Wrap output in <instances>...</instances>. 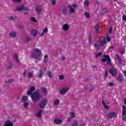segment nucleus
<instances>
[{
	"instance_id": "38",
	"label": "nucleus",
	"mask_w": 126,
	"mask_h": 126,
	"mask_svg": "<svg viewBox=\"0 0 126 126\" xmlns=\"http://www.w3.org/2000/svg\"><path fill=\"white\" fill-rule=\"evenodd\" d=\"M13 82V80L12 79H9L8 81L6 82V83H11V82Z\"/></svg>"
},
{
	"instance_id": "39",
	"label": "nucleus",
	"mask_w": 126,
	"mask_h": 126,
	"mask_svg": "<svg viewBox=\"0 0 126 126\" xmlns=\"http://www.w3.org/2000/svg\"><path fill=\"white\" fill-rule=\"evenodd\" d=\"M74 116H75L74 113L73 112L71 113V116L70 117V119H72V118H74Z\"/></svg>"
},
{
	"instance_id": "2",
	"label": "nucleus",
	"mask_w": 126,
	"mask_h": 126,
	"mask_svg": "<svg viewBox=\"0 0 126 126\" xmlns=\"http://www.w3.org/2000/svg\"><path fill=\"white\" fill-rule=\"evenodd\" d=\"M106 40H107V42H110V41H111V37H110L109 36H107L105 38L100 39L99 41H97L96 44H94V47L98 49L99 46H104V45L107 44V41Z\"/></svg>"
},
{
	"instance_id": "4",
	"label": "nucleus",
	"mask_w": 126,
	"mask_h": 126,
	"mask_svg": "<svg viewBox=\"0 0 126 126\" xmlns=\"http://www.w3.org/2000/svg\"><path fill=\"white\" fill-rule=\"evenodd\" d=\"M101 61L103 63L107 62V64H109V65L111 64V59H110L108 55H104L103 58L101 59Z\"/></svg>"
},
{
	"instance_id": "52",
	"label": "nucleus",
	"mask_w": 126,
	"mask_h": 126,
	"mask_svg": "<svg viewBox=\"0 0 126 126\" xmlns=\"http://www.w3.org/2000/svg\"><path fill=\"white\" fill-rule=\"evenodd\" d=\"M64 60H65V58L64 57V56H62V60L63 62V61H64Z\"/></svg>"
},
{
	"instance_id": "16",
	"label": "nucleus",
	"mask_w": 126,
	"mask_h": 126,
	"mask_svg": "<svg viewBox=\"0 0 126 126\" xmlns=\"http://www.w3.org/2000/svg\"><path fill=\"white\" fill-rule=\"evenodd\" d=\"M118 80H119L120 82H123V81H124V78L122 74H119V76L118 78Z\"/></svg>"
},
{
	"instance_id": "56",
	"label": "nucleus",
	"mask_w": 126,
	"mask_h": 126,
	"mask_svg": "<svg viewBox=\"0 0 126 126\" xmlns=\"http://www.w3.org/2000/svg\"><path fill=\"white\" fill-rule=\"evenodd\" d=\"M124 104L126 105V98L125 99V100H124Z\"/></svg>"
},
{
	"instance_id": "59",
	"label": "nucleus",
	"mask_w": 126,
	"mask_h": 126,
	"mask_svg": "<svg viewBox=\"0 0 126 126\" xmlns=\"http://www.w3.org/2000/svg\"><path fill=\"white\" fill-rule=\"evenodd\" d=\"M121 54H124V52H121Z\"/></svg>"
},
{
	"instance_id": "11",
	"label": "nucleus",
	"mask_w": 126,
	"mask_h": 126,
	"mask_svg": "<svg viewBox=\"0 0 126 126\" xmlns=\"http://www.w3.org/2000/svg\"><path fill=\"white\" fill-rule=\"evenodd\" d=\"M114 117H116V113L115 112L108 113L107 115V118H108V119H111L114 118Z\"/></svg>"
},
{
	"instance_id": "36",
	"label": "nucleus",
	"mask_w": 126,
	"mask_h": 126,
	"mask_svg": "<svg viewBox=\"0 0 126 126\" xmlns=\"http://www.w3.org/2000/svg\"><path fill=\"white\" fill-rule=\"evenodd\" d=\"M42 75H43V71H40V72L39 73L38 77L39 78H41V77H42Z\"/></svg>"
},
{
	"instance_id": "53",
	"label": "nucleus",
	"mask_w": 126,
	"mask_h": 126,
	"mask_svg": "<svg viewBox=\"0 0 126 126\" xmlns=\"http://www.w3.org/2000/svg\"><path fill=\"white\" fill-rule=\"evenodd\" d=\"M27 42H29V41H30V37H28L27 38Z\"/></svg>"
},
{
	"instance_id": "21",
	"label": "nucleus",
	"mask_w": 126,
	"mask_h": 126,
	"mask_svg": "<svg viewBox=\"0 0 126 126\" xmlns=\"http://www.w3.org/2000/svg\"><path fill=\"white\" fill-rule=\"evenodd\" d=\"M43 62H44V63H48V62H49V59H48V55H45L44 56Z\"/></svg>"
},
{
	"instance_id": "28",
	"label": "nucleus",
	"mask_w": 126,
	"mask_h": 126,
	"mask_svg": "<svg viewBox=\"0 0 126 126\" xmlns=\"http://www.w3.org/2000/svg\"><path fill=\"white\" fill-rule=\"evenodd\" d=\"M93 37V35H92V34H90L89 35L88 40H89V43H91V41L92 40Z\"/></svg>"
},
{
	"instance_id": "30",
	"label": "nucleus",
	"mask_w": 126,
	"mask_h": 126,
	"mask_svg": "<svg viewBox=\"0 0 126 126\" xmlns=\"http://www.w3.org/2000/svg\"><path fill=\"white\" fill-rule=\"evenodd\" d=\"M85 16L87 18H89L90 17V14L88 12H85Z\"/></svg>"
},
{
	"instance_id": "6",
	"label": "nucleus",
	"mask_w": 126,
	"mask_h": 126,
	"mask_svg": "<svg viewBox=\"0 0 126 126\" xmlns=\"http://www.w3.org/2000/svg\"><path fill=\"white\" fill-rule=\"evenodd\" d=\"M126 106H123V111H122V120L123 121H126Z\"/></svg>"
},
{
	"instance_id": "45",
	"label": "nucleus",
	"mask_w": 126,
	"mask_h": 126,
	"mask_svg": "<svg viewBox=\"0 0 126 126\" xmlns=\"http://www.w3.org/2000/svg\"><path fill=\"white\" fill-rule=\"evenodd\" d=\"M66 11H67V10L65 9H63L62 11V13L63 14H65V13H66Z\"/></svg>"
},
{
	"instance_id": "15",
	"label": "nucleus",
	"mask_w": 126,
	"mask_h": 126,
	"mask_svg": "<svg viewBox=\"0 0 126 126\" xmlns=\"http://www.w3.org/2000/svg\"><path fill=\"white\" fill-rule=\"evenodd\" d=\"M25 7L23 6V5H21L17 7L16 8V10H18V11H21L22 10H24Z\"/></svg>"
},
{
	"instance_id": "26",
	"label": "nucleus",
	"mask_w": 126,
	"mask_h": 126,
	"mask_svg": "<svg viewBox=\"0 0 126 126\" xmlns=\"http://www.w3.org/2000/svg\"><path fill=\"white\" fill-rule=\"evenodd\" d=\"M23 11H24L25 14H28V12H29L28 8H27V7H25V8H24Z\"/></svg>"
},
{
	"instance_id": "32",
	"label": "nucleus",
	"mask_w": 126,
	"mask_h": 126,
	"mask_svg": "<svg viewBox=\"0 0 126 126\" xmlns=\"http://www.w3.org/2000/svg\"><path fill=\"white\" fill-rule=\"evenodd\" d=\"M41 91L43 93H47V90L45 88H42L41 89Z\"/></svg>"
},
{
	"instance_id": "17",
	"label": "nucleus",
	"mask_w": 126,
	"mask_h": 126,
	"mask_svg": "<svg viewBox=\"0 0 126 126\" xmlns=\"http://www.w3.org/2000/svg\"><path fill=\"white\" fill-rule=\"evenodd\" d=\"M53 102H54L53 105H54V106H57V105H59V104H60V100L58 99H55L53 101Z\"/></svg>"
},
{
	"instance_id": "27",
	"label": "nucleus",
	"mask_w": 126,
	"mask_h": 126,
	"mask_svg": "<svg viewBox=\"0 0 126 126\" xmlns=\"http://www.w3.org/2000/svg\"><path fill=\"white\" fill-rule=\"evenodd\" d=\"M23 106L24 107L26 108V109H28V107L29 106V103H28V102H25L23 104Z\"/></svg>"
},
{
	"instance_id": "31",
	"label": "nucleus",
	"mask_w": 126,
	"mask_h": 126,
	"mask_svg": "<svg viewBox=\"0 0 126 126\" xmlns=\"http://www.w3.org/2000/svg\"><path fill=\"white\" fill-rule=\"evenodd\" d=\"M17 18L15 16H11L10 17V20H15Z\"/></svg>"
},
{
	"instance_id": "58",
	"label": "nucleus",
	"mask_w": 126,
	"mask_h": 126,
	"mask_svg": "<svg viewBox=\"0 0 126 126\" xmlns=\"http://www.w3.org/2000/svg\"><path fill=\"white\" fill-rule=\"evenodd\" d=\"M109 49H113V47H112V46L110 47Z\"/></svg>"
},
{
	"instance_id": "18",
	"label": "nucleus",
	"mask_w": 126,
	"mask_h": 126,
	"mask_svg": "<svg viewBox=\"0 0 126 126\" xmlns=\"http://www.w3.org/2000/svg\"><path fill=\"white\" fill-rule=\"evenodd\" d=\"M38 32L35 30H32L31 32V34L32 36H36Z\"/></svg>"
},
{
	"instance_id": "8",
	"label": "nucleus",
	"mask_w": 126,
	"mask_h": 126,
	"mask_svg": "<svg viewBox=\"0 0 126 126\" xmlns=\"http://www.w3.org/2000/svg\"><path fill=\"white\" fill-rule=\"evenodd\" d=\"M68 92V88H63L60 90V94L61 95H65V94Z\"/></svg>"
},
{
	"instance_id": "44",
	"label": "nucleus",
	"mask_w": 126,
	"mask_h": 126,
	"mask_svg": "<svg viewBox=\"0 0 126 126\" xmlns=\"http://www.w3.org/2000/svg\"><path fill=\"white\" fill-rule=\"evenodd\" d=\"M28 76H29V77H32L33 76V73H32V72H30V73H29Z\"/></svg>"
},
{
	"instance_id": "33",
	"label": "nucleus",
	"mask_w": 126,
	"mask_h": 126,
	"mask_svg": "<svg viewBox=\"0 0 126 126\" xmlns=\"http://www.w3.org/2000/svg\"><path fill=\"white\" fill-rule=\"evenodd\" d=\"M31 20L33 22H34V23L37 22V21L36 20V18H35V17H32L31 18Z\"/></svg>"
},
{
	"instance_id": "3",
	"label": "nucleus",
	"mask_w": 126,
	"mask_h": 126,
	"mask_svg": "<svg viewBox=\"0 0 126 126\" xmlns=\"http://www.w3.org/2000/svg\"><path fill=\"white\" fill-rule=\"evenodd\" d=\"M42 53L38 49H34L33 53L32 54V57L36 60H40V57Z\"/></svg>"
},
{
	"instance_id": "47",
	"label": "nucleus",
	"mask_w": 126,
	"mask_h": 126,
	"mask_svg": "<svg viewBox=\"0 0 126 126\" xmlns=\"http://www.w3.org/2000/svg\"><path fill=\"white\" fill-rule=\"evenodd\" d=\"M102 54V52L98 53L97 54H96V58H98V57H99V56H101Z\"/></svg>"
},
{
	"instance_id": "24",
	"label": "nucleus",
	"mask_w": 126,
	"mask_h": 126,
	"mask_svg": "<svg viewBox=\"0 0 126 126\" xmlns=\"http://www.w3.org/2000/svg\"><path fill=\"white\" fill-rule=\"evenodd\" d=\"M14 60H15L17 63H19V61L18 60V56H17V55L16 54L14 55Z\"/></svg>"
},
{
	"instance_id": "35",
	"label": "nucleus",
	"mask_w": 126,
	"mask_h": 126,
	"mask_svg": "<svg viewBox=\"0 0 126 126\" xmlns=\"http://www.w3.org/2000/svg\"><path fill=\"white\" fill-rule=\"evenodd\" d=\"M47 75L50 78H51V77H52V75L51 74V72L50 71H48Z\"/></svg>"
},
{
	"instance_id": "25",
	"label": "nucleus",
	"mask_w": 126,
	"mask_h": 126,
	"mask_svg": "<svg viewBox=\"0 0 126 126\" xmlns=\"http://www.w3.org/2000/svg\"><path fill=\"white\" fill-rule=\"evenodd\" d=\"M95 29L96 33H97V34H98V33H99L100 32L99 31V26L96 25L95 27Z\"/></svg>"
},
{
	"instance_id": "46",
	"label": "nucleus",
	"mask_w": 126,
	"mask_h": 126,
	"mask_svg": "<svg viewBox=\"0 0 126 126\" xmlns=\"http://www.w3.org/2000/svg\"><path fill=\"white\" fill-rule=\"evenodd\" d=\"M22 0H11V1H15V2H19V1H21Z\"/></svg>"
},
{
	"instance_id": "14",
	"label": "nucleus",
	"mask_w": 126,
	"mask_h": 126,
	"mask_svg": "<svg viewBox=\"0 0 126 126\" xmlns=\"http://www.w3.org/2000/svg\"><path fill=\"white\" fill-rule=\"evenodd\" d=\"M54 123L56 125H61L63 123V120L58 119H55L54 121Z\"/></svg>"
},
{
	"instance_id": "55",
	"label": "nucleus",
	"mask_w": 126,
	"mask_h": 126,
	"mask_svg": "<svg viewBox=\"0 0 126 126\" xmlns=\"http://www.w3.org/2000/svg\"><path fill=\"white\" fill-rule=\"evenodd\" d=\"M102 103L103 104V106H104V105H106V103H105V101H102Z\"/></svg>"
},
{
	"instance_id": "20",
	"label": "nucleus",
	"mask_w": 126,
	"mask_h": 126,
	"mask_svg": "<svg viewBox=\"0 0 126 126\" xmlns=\"http://www.w3.org/2000/svg\"><path fill=\"white\" fill-rule=\"evenodd\" d=\"M22 100L23 102H26L28 100V96L26 95H24L22 97Z\"/></svg>"
},
{
	"instance_id": "34",
	"label": "nucleus",
	"mask_w": 126,
	"mask_h": 126,
	"mask_svg": "<svg viewBox=\"0 0 126 126\" xmlns=\"http://www.w3.org/2000/svg\"><path fill=\"white\" fill-rule=\"evenodd\" d=\"M84 4L85 5H89V1L87 0H85L84 1Z\"/></svg>"
},
{
	"instance_id": "12",
	"label": "nucleus",
	"mask_w": 126,
	"mask_h": 126,
	"mask_svg": "<svg viewBox=\"0 0 126 126\" xmlns=\"http://www.w3.org/2000/svg\"><path fill=\"white\" fill-rule=\"evenodd\" d=\"M69 28V26L67 24L63 25L62 27V29L64 31H67Z\"/></svg>"
},
{
	"instance_id": "10",
	"label": "nucleus",
	"mask_w": 126,
	"mask_h": 126,
	"mask_svg": "<svg viewBox=\"0 0 126 126\" xmlns=\"http://www.w3.org/2000/svg\"><path fill=\"white\" fill-rule=\"evenodd\" d=\"M42 113H43V110H39L38 112L36 113L35 117H36V118H41V117H42Z\"/></svg>"
},
{
	"instance_id": "37",
	"label": "nucleus",
	"mask_w": 126,
	"mask_h": 126,
	"mask_svg": "<svg viewBox=\"0 0 126 126\" xmlns=\"http://www.w3.org/2000/svg\"><path fill=\"white\" fill-rule=\"evenodd\" d=\"M51 2L52 5H55V4H56V0H51Z\"/></svg>"
},
{
	"instance_id": "1",
	"label": "nucleus",
	"mask_w": 126,
	"mask_h": 126,
	"mask_svg": "<svg viewBox=\"0 0 126 126\" xmlns=\"http://www.w3.org/2000/svg\"><path fill=\"white\" fill-rule=\"evenodd\" d=\"M35 91V87L32 86L30 88V90L27 92V95H31V98L32 99V101L33 102H38L39 101V99H40V94L38 93L34 92L33 94V92Z\"/></svg>"
},
{
	"instance_id": "49",
	"label": "nucleus",
	"mask_w": 126,
	"mask_h": 126,
	"mask_svg": "<svg viewBox=\"0 0 126 126\" xmlns=\"http://www.w3.org/2000/svg\"><path fill=\"white\" fill-rule=\"evenodd\" d=\"M77 125H78V123H77V122H75V123H74L73 126H77Z\"/></svg>"
},
{
	"instance_id": "48",
	"label": "nucleus",
	"mask_w": 126,
	"mask_h": 126,
	"mask_svg": "<svg viewBox=\"0 0 126 126\" xmlns=\"http://www.w3.org/2000/svg\"><path fill=\"white\" fill-rule=\"evenodd\" d=\"M104 107L105 109H110V107L106 104L104 105Z\"/></svg>"
},
{
	"instance_id": "57",
	"label": "nucleus",
	"mask_w": 126,
	"mask_h": 126,
	"mask_svg": "<svg viewBox=\"0 0 126 126\" xmlns=\"http://www.w3.org/2000/svg\"><path fill=\"white\" fill-rule=\"evenodd\" d=\"M46 68H44V69H43V71H46Z\"/></svg>"
},
{
	"instance_id": "29",
	"label": "nucleus",
	"mask_w": 126,
	"mask_h": 126,
	"mask_svg": "<svg viewBox=\"0 0 126 126\" xmlns=\"http://www.w3.org/2000/svg\"><path fill=\"white\" fill-rule=\"evenodd\" d=\"M117 60H118L119 63H122V60H121V58H120V56L119 55H117L116 56Z\"/></svg>"
},
{
	"instance_id": "43",
	"label": "nucleus",
	"mask_w": 126,
	"mask_h": 126,
	"mask_svg": "<svg viewBox=\"0 0 126 126\" xmlns=\"http://www.w3.org/2000/svg\"><path fill=\"white\" fill-rule=\"evenodd\" d=\"M27 74V71H25L23 73L24 77H26V75Z\"/></svg>"
},
{
	"instance_id": "50",
	"label": "nucleus",
	"mask_w": 126,
	"mask_h": 126,
	"mask_svg": "<svg viewBox=\"0 0 126 126\" xmlns=\"http://www.w3.org/2000/svg\"><path fill=\"white\" fill-rule=\"evenodd\" d=\"M108 85H109V86H114V83H109L108 84Z\"/></svg>"
},
{
	"instance_id": "42",
	"label": "nucleus",
	"mask_w": 126,
	"mask_h": 126,
	"mask_svg": "<svg viewBox=\"0 0 126 126\" xmlns=\"http://www.w3.org/2000/svg\"><path fill=\"white\" fill-rule=\"evenodd\" d=\"M123 20L124 21H126V15H124L122 17Z\"/></svg>"
},
{
	"instance_id": "54",
	"label": "nucleus",
	"mask_w": 126,
	"mask_h": 126,
	"mask_svg": "<svg viewBox=\"0 0 126 126\" xmlns=\"http://www.w3.org/2000/svg\"><path fill=\"white\" fill-rule=\"evenodd\" d=\"M125 76H126V70L123 72Z\"/></svg>"
},
{
	"instance_id": "51",
	"label": "nucleus",
	"mask_w": 126,
	"mask_h": 126,
	"mask_svg": "<svg viewBox=\"0 0 126 126\" xmlns=\"http://www.w3.org/2000/svg\"><path fill=\"white\" fill-rule=\"evenodd\" d=\"M105 76H108V71H105Z\"/></svg>"
},
{
	"instance_id": "19",
	"label": "nucleus",
	"mask_w": 126,
	"mask_h": 126,
	"mask_svg": "<svg viewBox=\"0 0 126 126\" xmlns=\"http://www.w3.org/2000/svg\"><path fill=\"white\" fill-rule=\"evenodd\" d=\"M47 32H48V28H46L42 31L41 34H40V36H43L44 34H46Z\"/></svg>"
},
{
	"instance_id": "7",
	"label": "nucleus",
	"mask_w": 126,
	"mask_h": 126,
	"mask_svg": "<svg viewBox=\"0 0 126 126\" xmlns=\"http://www.w3.org/2000/svg\"><path fill=\"white\" fill-rule=\"evenodd\" d=\"M47 104V101L46 100H43L38 103V106L40 108H45Z\"/></svg>"
},
{
	"instance_id": "9",
	"label": "nucleus",
	"mask_w": 126,
	"mask_h": 126,
	"mask_svg": "<svg viewBox=\"0 0 126 126\" xmlns=\"http://www.w3.org/2000/svg\"><path fill=\"white\" fill-rule=\"evenodd\" d=\"M109 73L111 74V75H116L117 74V69H116L115 68L112 67L109 70Z\"/></svg>"
},
{
	"instance_id": "41",
	"label": "nucleus",
	"mask_w": 126,
	"mask_h": 126,
	"mask_svg": "<svg viewBox=\"0 0 126 126\" xmlns=\"http://www.w3.org/2000/svg\"><path fill=\"white\" fill-rule=\"evenodd\" d=\"M59 79H60L61 80H62L64 78V77L63 76V75H60L59 76Z\"/></svg>"
},
{
	"instance_id": "40",
	"label": "nucleus",
	"mask_w": 126,
	"mask_h": 126,
	"mask_svg": "<svg viewBox=\"0 0 126 126\" xmlns=\"http://www.w3.org/2000/svg\"><path fill=\"white\" fill-rule=\"evenodd\" d=\"M113 32V29L112 27H110L109 28V33L111 34V33H112V32Z\"/></svg>"
},
{
	"instance_id": "23",
	"label": "nucleus",
	"mask_w": 126,
	"mask_h": 126,
	"mask_svg": "<svg viewBox=\"0 0 126 126\" xmlns=\"http://www.w3.org/2000/svg\"><path fill=\"white\" fill-rule=\"evenodd\" d=\"M35 11L36 13H40L41 12V8L39 7H36L35 8Z\"/></svg>"
},
{
	"instance_id": "5",
	"label": "nucleus",
	"mask_w": 126,
	"mask_h": 126,
	"mask_svg": "<svg viewBox=\"0 0 126 126\" xmlns=\"http://www.w3.org/2000/svg\"><path fill=\"white\" fill-rule=\"evenodd\" d=\"M77 5L75 4H73L72 5H69L68 6L69 7V12H70L71 13H73L74 11H75V9Z\"/></svg>"
},
{
	"instance_id": "13",
	"label": "nucleus",
	"mask_w": 126,
	"mask_h": 126,
	"mask_svg": "<svg viewBox=\"0 0 126 126\" xmlns=\"http://www.w3.org/2000/svg\"><path fill=\"white\" fill-rule=\"evenodd\" d=\"M4 126H13V124L10 120H7L5 122Z\"/></svg>"
},
{
	"instance_id": "22",
	"label": "nucleus",
	"mask_w": 126,
	"mask_h": 126,
	"mask_svg": "<svg viewBox=\"0 0 126 126\" xmlns=\"http://www.w3.org/2000/svg\"><path fill=\"white\" fill-rule=\"evenodd\" d=\"M16 35H17V33H16V32H12L10 33V36L11 37H15Z\"/></svg>"
}]
</instances>
